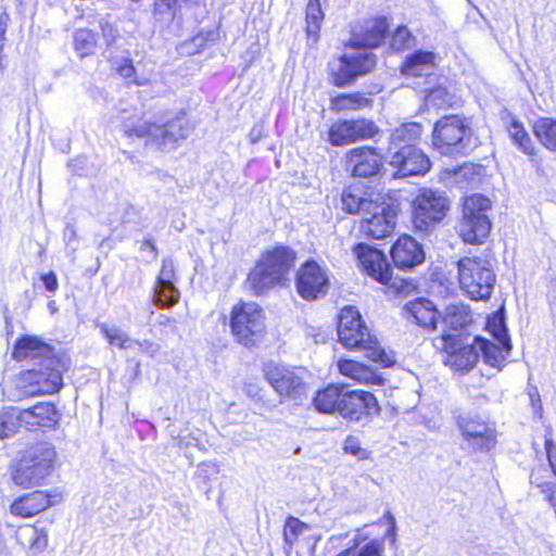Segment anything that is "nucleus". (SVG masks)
Returning <instances> with one entry per match:
<instances>
[{
	"label": "nucleus",
	"instance_id": "obj_1",
	"mask_svg": "<svg viewBox=\"0 0 556 556\" xmlns=\"http://www.w3.org/2000/svg\"><path fill=\"white\" fill-rule=\"evenodd\" d=\"M340 342L346 349H359L365 352L367 358L388 367L393 359L378 344L362 320L359 312L353 306L341 309L338 325Z\"/></svg>",
	"mask_w": 556,
	"mask_h": 556
},
{
	"label": "nucleus",
	"instance_id": "obj_2",
	"mask_svg": "<svg viewBox=\"0 0 556 556\" xmlns=\"http://www.w3.org/2000/svg\"><path fill=\"white\" fill-rule=\"evenodd\" d=\"M56 452L53 444L38 442L26 448L20 462L12 466L11 479L22 489H31L42 484L51 473Z\"/></svg>",
	"mask_w": 556,
	"mask_h": 556
},
{
	"label": "nucleus",
	"instance_id": "obj_3",
	"mask_svg": "<svg viewBox=\"0 0 556 556\" xmlns=\"http://www.w3.org/2000/svg\"><path fill=\"white\" fill-rule=\"evenodd\" d=\"M122 129L127 138L143 139L146 144H153L161 149L173 148L178 140L189 135V127L181 119L157 125L139 115L124 119Z\"/></svg>",
	"mask_w": 556,
	"mask_h": 556
},
{
	"label": "nucleus",
	"instance_id": "obj_4",
	"mask_svg": "<svg viewBox=\"0 0 556 556\" xmlns=\"http://www.w3.org/2000/svg\"><path fill=\"white\" fill-rule=\"evenodd\" d=\"M64 363L55 356L39 362L38 368L22 371L16 380V397L26 399L58 392L62 384Z\"/></svg>",
	"mask_w": 556,
	"mask_h": 556
},
{
	"label": "nucleus",
	"instance_id": "obj_5",
	"mask_svg": "<svg viewBox=\"0 0 556 556\" xmlns=\"http://www.w3.org/2000/svg\"><path fill=\"white\" fill-rule=\"evenodd\" d=\"M491 207V200L483 194L476 193L465 198L458 233L466 243H482L489 236L492 224L488 212Z\"/></svg>",
	"mask_w": 556,
	"mask_h": 556
},
{
	"label": "nucleus",
	"instance_id": "obj_6",
	"mask_svg": "<svg viewBox=\"0 0 556 556\" xmlns=\"http://www.w3.org/2000/svg\"><path fill=\"white\" fill-rule=\"evenodd\" d=\"M229 326L237 342L253 346L265 330L264 311L255 302L240 301L231 308Z\"/></svg>",
	"mask_w": 556,
	"mask_h": 556
},
{
	"label": "nucleus",
	"instance_id": "obj_7",
	"mask_svg": "<svg viewBox=\"0 0 556 556\" xmlns=\"http://www.w3.org/2000/svg\"><path fill=\"white\" fill-rule=\"evenodd\" d=\"M457 267L460 288L472 300H486L491 296L495 275L485 260L464 257L458 261Z\"/></svg>",
	"mask_w": 556,
	"mask_h": 556
},
{
	"label": "nucleus",
	"instance_id": "obj_8",
	"mask_svg": "<svg viewBox=\"0 0 556 556\" xmlns=\"http://www.w3.org/2000/svg\"><path fill=\"white\" fill-rule=\"evenodd\" d=\"M355 49V51L345 53L329 64L332 81L338 87L350 85L357 76L370 72L376 65L374 53L367 49Z\"/></svg>",
	"mask_w": 556,
	"mask_h": 556
},
{
	"label": "nucleus",
	"instance_id": "obj_9",
	"mask_svg": "<svg viewBox=\"0 0 556 556\" xmlns=\"http://www.w3.org/2000/svg\"><path fill=\"white\" fill-rule=\"evenodd\" d=\"M450 208L448 200L432 189H421L413 201V223L422 231L441 222Z\"/></svg>",
	"mask_w": 556,
	"mask_h": 556
},
{
	"label": "nucleus",
	"instance_id": "obj_10",
	"mask_svg": "<svg viewBox=\"0 0 556 556\" xmlns=\"http://www.w3.org/2000/svg\"><path fill=\"white\" fill-rule=\"evenodd\" d=\"M395 223L396 210L392 204L379 200L365 203L361 222V230L365 237L383 239L393 232Z\"/></svg>",
	"mask_w": 556,
	"mask_h": 556
},
{
	"label": "nucleus",
	"instance_id": "obj_11",
	"mask_svg": "<svg viewBox=\"0 0 556 556\" xmlns=\"http://www.w3.org/2000/svg\"><path fill=\"white\" fill-rule=\"evenodd\" d=\"M265 376L282 401H301L306 394L307 386L304 382L303 371L301 369H294L278 364H268L265 367Z\"/></svg>",
	"mask_w": 556,
	"mask_h": 556
},
{
	"label": "nucleus",
	"instance_id": "obj_12",
	"mask_svg": "<svg viewBox=\"0 0 556 556\" xmlns=\"http://www.w3.org/2000/svg\"><path fill=\"white\" fill-rule=\"evenodd\" d=\"M330 287L328 269L315 261H307L300 266L295 275L298 294L306 301L324 298Z\"/></svg>",
	"mask_w": 556,
	"mask_h": 556
},
{
	"label": "nucleus",
	"instance_id": "obj_13",
	"mask_svg": "<svg viewBox=\"0 0 556 556\" xmlns=\"http://www.w3.org/2000/svg\"><path fill=\"white\" fill-rule=\"evenodd\" d=\"M434 346L446 354L445 365L455 370L469 371L478 363L479 354L475 341L471 344H463L458 336L442 334L434 339Z\"/></svg>",
	"mask_w": 556,
	"mask_h": 556
},
{
	"label": "nucleus",
	"instance_id": "obj_14",
	"mask_svg": "<svg viewBox=\"0 0 556 556\" xmlns=\"http://www.w3.org/2000/svg\"><path fill=\"white\" fill-rule=\"evenodd\" d=\"M470 135V128L457 115H448L439 119L433 128V147L442 154H448L463 146L464 139Z\"/></svg>",
	"mask_w": 556,
	"mask_h": 556
},
{
	"label": "nucleus",
	"instance_id": "obj_15",
	"mask_svg": "<svg viewBox=\"0 0 556 556\" xmlns=\"http://www.w3.org/2000/svg\"><path fill=\"white\" fill-rule=\"evenodd\" d=\"M388 163L396 169L394 177L425 175L431 167L429 157L416 147L389 152Z\"/></svg>",
	"mask_w": 556,
	"mask_h": 556
},
{
	"label": "nucleus",
	"instance_id": "obj_16",
	"mask_svg": "<svg viewBox=\"0 0 556 556\" xmlns=\"http://www.w3.org/2000/svg\"><path fill=\"white\" fill-rule=\"evenodd\" d=\"M378 132L379 128L372 121H341L330 127L329 141L332 146H344L374 138Z\"/></svg>",
	"mask_w": 556,
	"mask_h": 556
},
{
	"label": "nucleus",
	"instance_id": "obj_17",
	"mask_svg": "<svg viewBox=\"0 0 556 556\" xmlns=\"http://www.w3.org/2000/svg\"><path fill=\"white\" fill-rule=\"evenodd\" d=\"M344 166L354 177L375 176L382 167V156L377 149L368 146L353 148L344 155Z\"/></svg>",
	"mask_w": 556,
	"mask_h": 556
},
{
	"label": "nucleus",
	"instance_id": "obj_18",
	"mask_svg": "<svg viewBox=\"0 0 556 556\" xmlns=\"http://www.w3.org/2000/svg\"><path fill=\"white\" fill-rule=\"evenodd\" d=\"M378 410V402L372 393L363 390H344L341 406H339V414L344 419L363 421Z\"/></svg>",
	"mask_w": 556,
	"mask_h": 556
},
{
	"label": "nucleus",
	"instance_id": "obj_19",
	"mask_svg": "<svg viewBox=\"0 0 556 556\" xmlns=\"http://www.w3.org/2000/svg\"><path fill=\"white\" fill-rule=\"evenodd\" d=\"M463 435L472 447L490 451L495 446L496 437L494 426L479 415L468 414L459 419Z\"/></svg>",
	"mask_w": 556,
	"mask_h": 556
},
{
	"label": "nucleus",
	"instance_id": "obj_20",
	"mask_svg": "<svg viewBox=\"0 0 556 556\" xmlns=\"http://www.w3.org/2000/svg\"><path fill=\"white\" fill-rule=\"evenodd\" d=\"M354 254L359 266L368 276L380 283L389 282L391 267L381 251L366 243H359L354 248Z\"/></svg>",
	"mask_w": 556,
	"mask_h": 556
},
{
	"label": "nucleus",
	"instance_id": "obj_21",
	"mask_svg": "<svg viewBox=\"0 0 556 556\" xmlns=\"http://www.w3.org/2000/svg\"><path fill=\"white\" fill-rule=\"evenodd\" d=\"M61 501V496L45 491L26 493L13 501L10 506L12 515L20 518H30Z\"/></svg>",
	"mask_w": 556,
	"mask_h": 556
},
{
	"label": "nucleus",
	"instance_id": "obj_22",
	"mask_svg": "<svg viewBox=\"0 0 556 556\" xmlns=\"http://www.w3.org/2000/svg\"><path fill=\"white\" fill-rule=\"evenodd\" d=\"M174 279V262L164 260L153 295V301L157 306L170 307L178 302L179 291L173 285Z\"/></svg>",
	"mask_w": 556,
	"mask_h": 556
},
{
	"label": "nucleus",
	"instance_id": "obj_23",
	"mask_svg": "<svg viewBox=\"0 0 556 556\" xmlns=\"http://www.w3.org/2000/svg\"><path fill=\"white\" fill-rule=\"evenodd\" d=\"M392 260L399 268H413L425 258L420 244L409 236L400 237L391 250Z\"/></svg>",
	"mask_w": 556,
	"mask_h": 556
},
{
	"label": "nucleus",
	"instance_id": "obj_24",
	"mask_svg": "<svg viewBox=\"0 0 556 556\" xmlns=\"http://www.w3.org/2000/svg\"><path fill=\"white\" fill-rule=\"evenodd\" d=\"M52 356L54 355L50 345L36 336H23L20 338L15 342L12 352V357L17 362L35 359H40L41 362Z\"/></svg>",
	"mask_w": 556,
	"mask_h": 556
},
{
	"label": "nucleus",
	"instance_id": "obj_25",
	"mask_svg": "<svg viewBox=\"0 0 556 556\" xmlns=\"http://www.w3.org/2000/svg\"><path fill=\"white\" fill-rule=\"evenodd\" d=\"M20 418L28 429L36 427H54L60 420L55 406L49 402H41L27 409L20 410Z\"/></svg>",
	"mask_w": 556,
	"mask_h": 556
},
{
	"label": "nucleus",
	"instance_id": "obj_26",
	"mask_svg": "<svg viewBox=\"0 0 556 556\" xmlns=\"http://www.w3.org/2000/svg\"><path fill=\"white\" fill-rule=\"evenodd\" d=\"M388 27L386 17L369 20L363 26L362 31L351 39V46L353 48H376L383 42Z\"/></svg>",
	"mask_w": 556,
	"mask_h": 556
},
{
	"label": "nucleus",
	"instance_id": "obj_27",
	"mask_svg": "<svg viewBox=\"0 0 556 556\" xmlns=\"http://www.w3.org/2000/svg\"><path fill=\"white\" fill-rule=\"evenodd\" d=\"M285 281V279L278 276L277 271L256 263L255 267L248 275L247 287L253 294L262 295Z\"/></svg>",
	"mask_w": 556,
	"mask_h": 556
},
{
	"label": "nucleus",
	"instance_id": "obj_28",
	"mask_svg": "<svg viewBox=\"0 0 556 556\" xmlns=\"http://www.w3.org/2000/svg\"><path fill=\"white\" fill-rule=\"evenodd\" d=\"M285 281V279L278 276L277 271L256 263L255 267L248 275L247 287L253 294L262 295Z\"/></svg>",
	"mask_w": 556,
	"mask_h": 556
},
{
	"label": "nucleus",
	"instance_id": "obj_29",
	"mask_svg": "<svg viewBox=\"0 0 556 556\" xmlns=\"http://www.w3.org/2000/svg\"><path fill=\"white\" fill-rule=\"evenodd\" d=\"M403 309L406 319L414 321L424 328H435L438 313L431 301L427 299H417L408 302Z\"/></svg>",
	"mask_w": 556,
	"mask_h": 556
},
{
	"label": "nucleus",
	"instance_id": "obj_30",
	"mask_svg": "<svg viewBox=\"0 0 556 556\" xmlns=\"http://www.w3.org/2000/svg\"><path fill=\"white\" fill-rule=\"evenodd\" d=\"M294 258L295 255L291 249L277 247L264 253L257 263L263 267L277 271L278 276L287 280V276L293 265Z\"/></svg>",
	"mask_w": 556,
	"mask_h": 556
},
{
	"label": "nucleus",
	"instance_id": "obj_31",
	"mask_svg": "<svg viewBox=\"0 0 556 556\" xmlns=\"http://www.w3.org/2000/svg\"><path fill=\"white\" fill-rule=\"evenodd\" d=\"M435 54L431 51H416L406 56L401 72L407 77L429 75L435 67Z\"/></svg>",
	"mask_w": 556,
	"mask_h": 556
},
{
	"label": "nucleus",
	"instance_id": "obj_32",
	"mask_svg": "<svg viewBox=\"0 0 556 556\" xmlns=\"http://www.w3.org/2000/svg\"><path fill=\"white\" fill-rule=\"evenodd\" d=\"M475 343L479 356L482 355L483 361L493 367L501 366L504 363L506 355L511 350L510 341H507V344L498 341L497 343H493L481 337H476Z\"/></svg>",
	"mask_w": 556,
	"mask_h": 556
},
{
	"label": "nucleus",
	"instance_id": "obj_33",
	"mask_svg": "<svg viewBox=\"0 0 556 556\" xmlns=\"http://www.w3.org/2000/svg\"><path fill=\"white\" fill-rule=\"evenodd\" d=\"M337 366L341 375L359 383L377 384L380 382L379 376L371 368L353 359H339Z\"/></svg>",
	"mask_w": 556,
	"mask_h": 556
},
{
	"label": "nucleus",
	"instance_id": "obj_34",
	"mask_svg": "<svg viewBox=\"0 0 556 556\" xmlns=\"http://www.w3.org/2000/svg\"><path fill=\"white\" fill-rule=\"evenodd\" d=\"M344 390L345 387L339 384H329L325 389L319 390L313 400L315 408L325 414L339 413Z\"/></svg>",
	"mask_w": 556,
	"mask_h": 556
},
{
	"label": "nucleus",
	"instance_id": "obj_35",
	"mask_svg": "<svg viewBox=\"0 0 556 556\" xmlns=\"http://www.w3.org/2000/svg\"><path fill=\"white\" fill-rule=\"evenodd\" d=\"M421 125L418 123L401 125L391 134L389 152L400 150L403 147H415L421 136Z\"/></svg>",
	"mask_w": 556,
	"mask_h": 556
},
{
	"label": "nucleus",
	"instance_id": "obj_36",
	"mask_svg": "<svg viewBox=\"0 0 556 556\" xmlns=\"http://www.w3.org/2000/svg\"><path fill=\"white\" fill-rule=\"evenodd\" d=\"M443 321L451 329L459 330L472 321V316L467 305L454 303L446 306Z\"/></svg>",
	"mask_w": 556,
	"mask_h": 556
},
{
	"label": "nucleus",
	"instance_id": "obj_37",
	"mask_svg": "<svg viewBox=\"0 0 556 556\" xmlns=\"http://www.w3.org/2000/svg\"><path fill=\"white\" fill-rule=\"evenodd\" d=\"M324 13L320 7V0H309L306 8V34L308 41L313 45L318 40V33Z\"/></svg>",
	"mask_w": 556,
	"mask_h": 556
},
{
	"label": "nucleus",
	"instance_id": "obj_38",
	"mask_svg": "<svg viewBox=\"0 0 556 556\" xmlns=\"http://www.w3.org/2000/svg\"><path fill=\"white\" fill-rule=\"evenodd\" d=\"M533 131L545 148L556 151V119L539 118L533 125Z\"/></svg>",
	"mask_w": 556,
	"mask_h": 556
},
{
	"label": "nucleus",
	"instance_id": "obj_39",
	"mask_svg": "<svg viewBox=\"0 0 556 556\" xmlns=\"http://www.w3.org/2000/svg\"><path fill=\"white\" fill-rule=\"evenodd\" d=\"M97 45L96 35L86 28L77 29L74 34V48L80 58L94 52Z\"/></svg>",
	"mask_w": 556,
	"mask_h": 556
},
{
	"label": "nucleus",
	"instance_id": "obj_40",
	"mask_svg": "<svg viewBox=\"0 0 556 556\" xmlns=\"http://www.w3.org/2000/svg\"><path fill=\"white\" fill-rule=\"evenodd\" d=\"M100 330L111 345H117L124 350L135 349L136 340L129 338L128 334L121 329L102 324L100 325Z\"/></svg>",
	"mask_w": 556,
	"mask_h": 556
},
{
	"label": "nucleus",
	"instance_id": "obj_41",
	"mask_svg": "<svg viewBox=\"0 0 556 556\" xmlns=\"http://www.w3.org/2000/svg\"><path fill=\"white\" fill-rule=\"evenodd\" d=\"M508 134L514 143L528 155H532L534 153V148L532 146L531 139L521 124L516 121H513L508 126Z\"/></svg>",
	"mask_w": 556,
	"mask_h": 556
},
{
	"label": "nucleus",
	"instance_id": "obj_42",
	"mask_svg": "<svg viewBox=\"0 0 556 556\" xmlns=\"http://www.w3.org/2000/svg\"><path fill=\"white\" fill-rule=\"evenodd\" d=\"M371 199L362 198L354 189H345L341 197L342 208L350 214L363 213L365 203L372 202Z\"/></svg>",
	"mask_w": 556,
	"mask_h": 556
},
{
	"label": "nucleus",
	"instance_id": "obj_43",
	"mask_svg": "<svg viewBox=\"0 0 556 556\" xmlns=\"http://www.w3.org/2000/svg\"><path fill=\"white\" fill-rule=\"evenodd\" d=\"M23 425L20 418V410L14 408L0 414V438H10Z\"/></svg>",
	"mask_w": 556,
	"mask_h": 556
},
{
	"label": "nucleus",
	"instance_id": "obj_44",
	"mask_svg": "<svg viewBox=\"0 0 556 556\" xmlns=\"http://www.w3.org/2000/svg\"><path fill=\"white\" fill-rule=\"evenodd\" d=\"M426 105L429 108L443 109L448 108L453 104V96L448 93L446 88L439 86L431 89L426 98Z\"/></svg>",
	"mask_w": 556,
	"mask_h": 556
},
{
	"label": "nucleus",
	"instance_id": "obj_45",
	"mask_svg": "<svg viewBox=\"0 0 556 556\" xmlns=\"http://www.w3.org/2000/svg\"><path fill=\"white\" fill-rule=\"evenodd\" d=\"M307 529V526L295 517H289L286 520L283 529V539L288 549H291L298 538Z\"/></svg>",
	"mask_w": 556,
	"mask_h": 556
},
{
	"label": "nucleus",
	"instance_id": "obj_46",
	"mask_svg": "<svg viewBox=\"0 0 556 556\" xmlns=\"http://www.w3.org/2000/svg\"><path fill=\"white\" fill-rule=\"evenodd\" d=\"M343 451L356 457L358 460H366L371 457V452L362 446L361 440L355 435H348L343 441Z\"/></svg>",
	"mask_w": 556,
	"mask_h": 556
},
{
	"label": "nucleus",
	"instance_id": "obj_47",
	"mask_svg": "<svg viewBox=\"0 0 556 556\" xmlns=\"http://www.w3.org/2000/svg\"><path fill=\"white\" fill-rule=\"evenodd\" d=\"M368 99L358 93L341 96L333 101L338 110H358L368 105Z\"/></svg>",
	"mask_w": 556,
	"mask_h": 556
},
{
	"label": "nucleus",
	"instance_id": "obj_48",
	"mask_svg": "<svg viewBox=\"0 0 556 556\" xmlns=\"http://www.w3.org/2000/svg\"><path fill=\"white\" fill-rule=\"evenodd\" d=\"M486 329L492 333L496 341L505 342L506 344L507 341H510L503 316L495 314L492 317H489L486 321Z\"/></svg>",
	"mask_w": 556,
	"mask_h": 556
},
{
	"label": "nucleus",
	"instance_id": "obj_49",
	"mask_svg": "<svg viewBox=\"0 0 556 556\" xmlns=\"http://www.w3.org/2000/svg\"><path fill=\"white\" fill-rule=\"evenodd\" d=\"M413 40L414 37L409 29L406 26H400L391 38V47L396 51H401L408 48Z\"/></svg>",
	"mask_w": 556,
	"mask_h": 556
},
{
	"label": "nucleus",
	"instance_id": "obj_50",
	"mask_svg": "<svg viewBox=\"0 0 556 556\" xmlns=\"http://www.w3.org/2000/svg\"><path fill=\"white\" fill-rule=\"evenodd\" d=\"M48 534L47 531L43 529H31V542H30V548L35 553H41L43 552L48 546Z\"/></svg>",
	"mask_w": 556,
	"mask_h": 556
},
{
	"label": "nucleus",
	"instance_id": "obj_51",
	"mask_svg": "<svg viewBox=\"0 0 556 556\" xmlns=\"http://www.w3.org/2000/svg\"><path fill=\"white\" fill-rule=\"evenodd\" d=\"M116 70L122 77H124L125 79H130L131 83L138 86H143L146 84L144 79L135 78L136 70L132 65V61L129 59H124L122 63L116 67Z\"/></svg>",
	"mask_w": 556,
	"mask_h": 556
},
{
	"label": "nucleus",
	"instance_id": "obj_52",
	"mask_svg": "<svg viewBox=\"0 0 556 556\" xmlns=\"http://www.w3.org/2000/svg\"><path fill=\"white\" fill-rule=\"evenodd\" d=\"M337 556H380V549L376 543H368L359 551L345 549Z\"/></svg>",
	"mask_w": 556,
	"mask_h": 556
},
{
	"label": "nucleus",
	"instance_id": "obj_53",
	"mask_svg": "<svg viewBox=\"0 0 556 556\" xmlns=\"http://www.w3.org/2000/svg\"><path fill=\"white\" fill-rule=\"evenodd\" d=\"M100 27L102 30V36H103L104 40L106 41V43L108 45L114 43L115 39L117 37V29L115 28V26L113 24H111L110 22L103 20L100 22Z\"/></svg>",
	"mask_w": 556,
	"mask_h": 556
},
{
	"label": "nucleus",
	"instance_id": "obj_54",
	"mask_svg": "<svg viewBox=\"0 0 556 556\" xmlns=\"http://www.w3.org/2000/svg\"><path fill=\"white\" fill-rule=\"evenodd\" d=\"M386 286H389V289L392 290L395 294H403L405 291L409 289V283L404 281L402 278H393L392 271L390 270V280L388 283H384Z\"/></svg>",
	"mask_w": 556,
	"mask_h": 556
},
{
	"label": "nucleus",
	"instance_id": "obj_55",
	"mask_svg": "<svg viewBox=\"0 0 556 556\" xmlns=\"http://www.w3.org/2000/svg\"><path fill=\"white\" fill-rule=\"evenodd\" d=\"M136 348L149 356H154L160 351V345L151 340H143L141 342L136 340Z\"/></svg>",
	"mask_w": 556,
	"mask_h": 556
},
{
	"label": "nucleus",
	"instance_id": "obj_56",
	"mask_svg": "<svg viewBox=\"0 0 556 556\" xmlns=\"http://www.w3.org/2000/svg\"><path fill=\"white\" fill-rule=\"evenodd\" d=\"M545 450L549 467L554 475L556 476V444L553 442L551 438L545 439Z\"/></svg>",
	"mask_w": 556,
	"mask_h": 556
},
{
	"label": "nucleus",
	"instance_id": "obj_57",
	"mask_svg": "<svg viewBox=\"0 0 556 556\" xmlns=\"http://www.w3.org/2000/svg\"><path fill=\"white\" fill-rule=\"evenodd\" d=\"M545 450L549 467L554 475L556 476V444L553 442L551 438L545 439Z\"/></svg>",
	"mask_w": 556,
	"mask_h": 556
},
{
	"label": "nucleus",
	"instance_id": "obj_58",
	"mask_svg": "<svg viewBox=\"0 0 556 556\" xmlns=\"http://www.w3.org/2000/svg\"><path fill=\"white\" fill-rule=\"evenodd\" d=\"M545 450L549 467L554 475L556 476V444L553 442L551 438L545 439Z\"/></svg>",
	"mask_w": 556,
	"mask_h": 556
},
{
	"label": "nucleus",
	"instance_id": "obj_59",
	"mask_svg": "<svg viewBox=\"0 0 556 556\" xmlns=\"http://www.w3.org/2000/svg\"><path fill=\"white\" fill-rule=\"evenodd\" d=\"M541 470L547 471L546 468H538V469L533 470L530 476V481L532 484H535L538 488H541L543 492H548V491H551L552 488L548 482L543 481L541 479V477L539 476Z\"/></svg>",
	"mask_w": 556,
	"mask_h": 556
},
{
	"label": "nucleus",
	"instance_id": "obj_60",
	"mask_svg": "<svg viewBox=\"0 0 556 556\" xmlns=\"http://www.w3.org/2000/svg\"><path fill=\"white\" fill-rule=\"evenodd\" d=\"M41 280L49 292H55L58 290V278L53 271L42 275Z\"/></svg>",
	"mask_w": 556,
	"mask_h": 556
},
{
	"label": "nucleus",
	"instance_id": "obj_61",
	"mask_svg": "<svg viewBox=\"0 0 556 556\" xmlns=\"http://www.w3.org/2000/svg\"><path fill=\"white\" fill-rule=\"evenodd\" d=\"M263 136L262 127L255 126L250 132V139L253 143L257 142Z\"/></svg>",
	"mask_w": 556,
	"mask_h": 556
},
{
	"label": "nucleus",
	"instance_id": "obj_62",
	"mask_svg": "<svg viewBox=\"0 0 556 556\" xmlns=\"http://www.w3.org/2000/svg\"><path fill=\"white\" fill-rule=\"evenodd\" d=\"M141 249L142 250H150L151 253L153 254V257L156 256V249L153 244V242L151 240H146L142 245H141Z\"/></svg>",
	"mask_w": 556,
	"mask_h": 556
},
{
	"label": "nucleus",
	"instance_id": "obj_63",
	"mask_svg": "<svg viewBox=\"0 0 556 556\" xmlns=\"http://www.w3.org/2000/svg\"><path fill=\"white\" fill-rule=\"evenodd\" d=\"M253 389H254V387H252V386H248V387H247V393H248L249 395H252V396L256 395V394H257V392H254V390H253Z\"/></svg>",
	"mask_w": 556,
	"mask_h": 556
}]
</instances>
